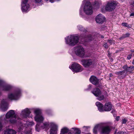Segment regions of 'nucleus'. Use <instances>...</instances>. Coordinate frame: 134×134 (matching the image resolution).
Segmentation results:
<instances>
[{
  "label": "nucleus",
  "instance_id": "nucleus-1",
  "mask_svg": "<svg viewBox=\"0 0 134 134\" xmlns=\"http://www.w3.org/2000/svg\"><path fill=\"white\" fill-rule=\"evenodd\" d=\"M49 126L51 127L49 132L50 134H57L58 130V126L57 125L53 123L45 122L42 125L41 124L37 123L36 127V130L39 131L38 128H41L42 129H45L46 130H48L49 128Z\"/></svg>",
  "mask_w": 134,
  "mask_h": 134
},
{
  "label": "nucleus",
  "instance_id": "nucleus-2",
  "mask_svg": "<svg viewBox=\"0 0 134 134\" xmlns=\"http://www.w3.org/2000/svg\"><path fill=\"white\" fill-rule=\"evenodd\" d=\"M14 111L10 110L6 114L5 121L7 123L14 124L16 122V116L15 114Z\"/></svg>",
  "mask_w": 134,
  "mask_h": 134
},
{
  "label": "nucleus",
  "instance_id": "nucleus-3",
  "mask_svg": "<svg viewBox=\"0 0 134 134\" xmlns=\"http://www.w3.org/2000/svg\"><path fill=\"white\" fill-rule=\"evenodd\" d=\"M65 39L66 44L70 46H73L78 43L79 39L78 36L71 35L66 37Z\"/></svg>",
  "mask_w": 134,
  "mask_h": 134
},
{
  "label": "nucleus",
  "instance_id": "nucleus-4",
  "mask_svg": "<svg viewBox=\"0 0 134 134\" xmlns=\"http://www.w3.org/2000/svg\"><path fill=\"white\" fill-rule=\"evenodd\" d=\"M74 48L75 54L77 56L82 58L85 57V51L82 47L78 46L75 47Z\"/></svg>",
  "mask_w": 134,
  "mask_h": 134
},
{
  "label": "nucleus",
  "instance_id": "nucleus-5",
  "mask_svg": "<svg viewBox=\"0 0 134 134\" xmlns=\"http://www.w3.org/2000/svg\"><path fill=\"white\" fill-rule=\"evenodd\" d=\"M118 2L115 1L107 2L105 9L107 11L111 12L114 10L118 4Z\"/></svg>",
  "mask_w": 134,
  "mask_h": 134
},
{
  "label": "nucleus",
  "instance_id": "nucleus-6",
  "mask_svg": "<svg viewBox=\"0 0 134 134\" xmlns=\"http://www.w3.org/2000/svg\"><path fill=\"white\" fill-rule=\"evenodd\" d=\"M34 112L35 114V120L37 122L40 123L43 121L44 118L41 115V111L39 109H36L34 110Z\"/></svg>",
  "mask_w": 134,
  "mask_h": 134
},
{
  "label": "nucleus",
  "instance_id": "nucleus-7",
  "mask_svg": "<svg viewBox=\"0 0 134 134\" xmlns=\"http://www.w3.org/2000/svg\"><path fill=\"white\" fill-rule=\"evenodd\" d=\"M69 68L73 72H80L83 70L82 66L76 63H74L72 64L71 66H69Z\"/></svg>",
  "mask_w": 134,
  "mask_h": 134
},
{
  "label": "nucleus",
  "instance_id": "nucleus-8",
  "mask_svg": "<svg viewBox=\"0 0 134 134\" xmlns=\"http://www.w3.org/2000/svg\"><path fill=\"white\" fill-rule=\"evenodd\" d=\"M12 86L10 85L6 84L3 80L0 79V90L8 91L11 90Z\"/></svg>",
  "mask_w": 134,
  "mask_h": 134
},
{
  "label": "nucleus",
  "instance_id": "nucleus-9",
  "mask_svg": "<svg viewBox=\"0 0 134 134\" xmlns=\"http://www.w3.org/2000/svg\"><path fill=\"white\" fill-rule=\"evenodd\" d=\"M84 11L87 15H91L92 13V7L90 2H88L86 3L84 7Z\"/></svg>",
  "mask_w": 134,
  "mask_h": 134
},
{
  "label": "nucleus",
  "instance_id": "nucleus-10",
  "mask_svg": "<svg viewBox=\"0 0 134 134\" xmlns=\"http://www.w3.org/2000/svg\"><path fill=\"white\" fill-rule=\"evenodd\" d=\"M21 91L20 90L15 92L9 93L8 95V98L11 100H18L20 95Z\"/></svg>",
  "mask_w": 134,
  "mask_h": 134
},
{
  "label": "nucleus",
  "instance_id": "nucleus-11",
  "mask_svg": "<svg viewBox=\"0 0 134 134\" xmlns=\"http://www.w3.org/2000/svg\"><path fill=\"white\" fill-rule=\"evenodd\" d=\"M82 64L85 68H88L93 63L92 60L90 59H83L81 60Z\"/></svg>",
  "mask_w": 134,
  "mask_h": 134
},
{
  "label": "nucleus",
  "instance_id": "nucleus-12",
  "mask_svg": "<svg viewBox=\"0 0 134 134\" xmlns=\"http://www.w3.org/2000/svg\"><path fill=\"white\" fill-rule=\"evenodd\" d=\"M28 0H22L21 3V9L23 12H26L29 10L30 6L27 3Z\"/></svg>",
  "mask_w": 134,
  "mask_h": 134
},
{
  "label": "nucleus",
  "instance_id": "nucleus-13",
  "mask_svg": "<svg viewBox=\"0 0 134 134\" xmlns=\"http://www.w3.org/2000/svg\"><path fill=\"white\" fill-rule=\"evenodd\" d=\"M90 81L93 84L98 85V86H99L100 82L99 80L96 77L93 76H91L90 79Z\"/></svg>",
  "mask_w": 134,
  "mask_h": 134
},
{
  "label": "nucleus",
  "instance_id": "nucleus-14",
  "mask_svg": "<svg viewBox=\"0 0 134 134\" xmlns=\"http://www.w3.org/2000/svg\"><path fill=\"white\" fill-rule=\"evenodd\" d=\"M105 18L102 14H99L96 17V20L97 23L102 24L105 20Z\"/></svg>",
  "mask_w": 134,
  "mask_h": 134
},
{
  "label": "nucleus",
  "instance_id": "nucleus-15",
  "mask_svg": "<svg viewBox=\"0 0 134 134\" xmlns=\"http://www.w3.org/2000/svg\"><path fill=\"white\" fill-rule=\"evenodd\" d=\"M8 103L5 100L3 99L1 102L0 108L3 111H6L8 109Z\"/></svg>",
  "mask_w": 134,
  "mask_h": 134
},
{
  "label": "nucleus",
  "instance_id": "nucleus-16",
  "mask_svg": "<svg viewBox=\"0 0 134 134\" xmlns=\"http://www.w3.org/2000/svg\"><path fill=\"white\" fill-rule=\"evenodd\" d=\"M111 130V129L110 126H107L102 127L101 132L102 133L108 134Z\"/></svg>",
  "mask_w": 134,
  "mask_h": 134
},
{
  "label": "nucleus",
  "instance_id": "nucleus-17",
  "mask_svg": "<svg viewBox=\"0 0 134 134\" xmlns=\"http://www.w3.org/2000/svg\"><path fill=\"white\" fill-rule=\"evenodd\" d=\"M113 107L110 102L106 103L104 105V111H109L113 108Z\"/></svg>",
  "mask_w": 134,
  "mask_h": 134
},
{
  "label": "nucleus",
  "instance_id": "nucleus-18",
  "mask_svg": "<svg viewBox=\"0 0 134 134\" xmlns=\"http://www.w3.org/2000/svg\"><path fill=\"white\" fill-rule=\"evenodd\" d=\"M115 74L118 75L119 77H120L121 78L123 79L127 75V72H126L125 70L122 71L116 72Z\"/></svg>",
  "mask_w": 134,
  "mask_h": 134
},
{
  "label": "nucleus",
  "instance_id": "nucleus-19",
  "mask_svg": "<svg viewBox=\"0 0 134 134\" xmlns=\"http://www.w3.org/2000/svg\"><path fill=\"white\" fill-rule=\"evenodd\" d=\"M31 112L28 108H26L22 111L21 114L23 117L24 118H26L29 117V114Z\"/></svg>",
  "mask_w": 134,
  "mask_h": 134
},
{
  "label": "nucleus",
  "instance_id": "nucleus-20",
  "mask_svg": "<svg viewBox=\"0 0 134 134\" xmlns=\"http://www.w3.org/2000/svg\"><path fill=\"white\" fill-rule=\"evenodd\" d=\"M92 93L96 96L97 97L101 95V92L99 89L98 88H95L92 91Z\"/></svg>",
  "mask_w": 134,
  "mask_h": 134
},
{
  "label": "nucleus",
  "instance_id": "nucleus-21",
  "mask_svg": "<svg viewBox=\"0 0 134 134\" xmlns=\"http://www.w3.org/2000/svg\"><path fill=\"white\" fill-rule=\"evenodd\" d=\"M96 106L98 107V109L100 112L104 111V107L102 103L99 102H97L96 103Z\"/></svg>",
  "mask_w": 134,
  "mask_h": 134
},
{
  "label": "nucleus",
  "instance_id": "nucleus-22",
  "mask_svg": "<svg viewBox=\"0 0 134 134\" xmlns=\"http://www.w3.org/2000/svg\"><path fill=\"white\" fill-rule=\"evenodd\" d=\"M122 68L125 71H126V72H129L130 73H131L134 70V66H130L128 67L127 65L124 66L122 67Z\"/></svg>",
  "mask_w": 134,
  "mask_h": 134
},
{
  "label": "nucleus",
  "instance_id": "nucleus-23",
  "mask_svg": "<svg viewBox=\"0 0 134 134\" xmlns=\"http://www.w3.org/2000/svg\"><path fill=\"white\" fill-rule=\"evenodd\" d=\"M16 133V131L12 129H6L4 131V134H15Z\"/></svg>",
  "mask_w": 134,
  "mask_h": 134
},
{
  "label": "nucleus",
  "instance_id": "nucleus-24",
  "mask_svg": "<svg viewBox=\"0 0 134 134\" xmlns=\"http://www.w3.org/2000/svg\"><path fill=\"white\" fill-rule=\"evenodd\" d=\"M83 38L84 39L85 41L86 42L91 41L93 39L92 36L90 35L84 37Z\"/></svg>",
  "mask_w": 134,
  "mask_h": 134
},
{
  "label": "nucleus",
  "instance_id": "nucleus-25",
  "mask_svg": "<svg viewBox=\"0 0 134 134\" xmlns=\"http://www.w3.org/2000/svg\"><path fill=\"white\" fill-rule=\"evenodd\" d=\"M69 131V129L66 127H64L63 128L61 131V132H62L64 133H68Z\"/></svg>",
  "mask_w": 134,
  "mask_h": 134
},
{
  "label": "nucleus",
  "instance_id": "nucleus-26",
  "mask_svg": "<svg viewBox=\"0 0 134 134\" xmlns=\"http://www.w3.org/2000/svg\"><path fill=\"white\" fill-rule=\"evenodd\" d=\"M77 27L78 30L81 31L86 32V31L85 29L81 25H79L77 26Z\"/></svg>",
  "mask_w": 134,
  "mask_h": 134
},
{
  "label": "nucleus",
  "instance_id": "nucleus-27",
  "mask_svg": "<svg viewBox=\"0 0 134 134\" xmlns=\"http://www.w3.org/2000/svg\"><path fill=\"white\" fill-rule=\"evenodd\" d=\"M72 129H74L75 131V134H80L81 133V131L79 129L76 128H72Z\"/></svg>",
  "mask_w": 134,
  "mask_h": 134
},
{
  "label": "nucleus",
  "instance_id": "nucleus-28",
  "mask_svg": "<svg viewBox=\"0 0 134 134\" xmlns=\"http://www.w3.org/2000/svg\"><path fill=\"white\" fill-rule=\"evenodd\" d=\"M99 126V125H97L95 126L93 130V132L95 134L97 133V130Z\"/></svg>",
  "mask_w": 134,
  "mask_h": 134
},
{
  "label": "nucleus",
  "instance_id": "nucleus-29",
  "mask_svg": "<svg viewBox=\"0 0 134 134\" xmlns=\"http://www.w3.org/2000/svg\"><path fill=\"white\" fill-rule=\"evenodd\" d=\"M94 7L96 8H98L99 6V3L98 1H95L93 5Z\"/></svg>",
  "mask_w": 134,
  "mask_h": 134
},
{
  "label": "nucleus",
  "instance_id": "nucleus-30",
  "mask_svg": "<svg viewBox=\"0 0 134 134\" xmlns=\"http://www.w3.org/2000/svg\"><path fill=\"white\" fill-rule=\"evenodd\" d=\"M99 96L100 95H99V96L97 97H98L97 98V99L98 100H99V101H100V100H103V99H104V95H103L101 96Z\"/></svg>",
  "mask_w": 134,
  "mask_h": 134
},
{
  "label": "nucleus",
  "instance_id": "nucleus-31",
  "mask_svg": "<svg viewBox=\"0 0 134 134\" xmlns=\"http://www.w3.org/2000/svg\"><path fill=\"white\" fill-rule=\"evenodd\" d=\"M121 25L122 26H125L126 27H129L130 25H127V23H122Z\"/></svg>",
  "mask_w": 134,
  "mask_h": 134
},
{
  "label": "nucleus",
  "instance_id": "nucleus-32",
  "mask_svg": "<svg viewBox=\"0 0 134 134\" xmlns=\"http://www.w3.org/2000/svg\"><path fill=\"white\" fill-rule=\"evenodd\" d=\"M108 41L109 42V44H112L113 43H114V41L112 40H108Z\"/></svg>",
  "mask_w": 134,
  "mask_h": 134
},
{
  "label": "nucleus",
  "instance_id": "nucleus-33",
  "mask_svg": "<svg viewBox=\"0 0 134 134\" xmlns=\"http://www.w3.org/2000/svg\"><path fill=\"white\" fill-rule=\"evenodd\" d=\"M125 38L129 37V36L130 35V34L129 33H127L125 34H124Z\"/></svg>",
  "mask_w": 134,
  "mask_h": 134
},
{
  "label": "nucleus",
  "instance_id": "nucleus-34",
  "mask_svg": "<svg viewBox=\"0 0 134 134\" xmlns=\"http://www.w3.org/2000/svg\"><path fill=\"white\" fill-rule=\"evenodd\" d=\"M3 126L2 124V121H0V131H1L2 129Z\"/></svg>",
  "mask_w": 134,
  "mask_h": 134
},
{
  "label": "nucleus",
  "instance_id": "nucleus-35",
  "mask_svg": "<svg viewBox=\"0 0 134 134\" xmlns=\"http://www.w3.org/2000/svg\"><path fill=\"white\" fill-rule=\"evenodd\" d=\"M91 85H89L88 87V88L87 89H86V90H91Z\"/></svg>",
  "mask_w": 134,
  "mask_h": 134
},
{
  "label": "nucleus",
  "instance_id": "nucleus-36",
  "mask_svg": "<svg viewBox=\"0 0 134 134\" xmlns=\"http://www.w3.org/2000/svg\"><path fill=\"white\" fill-rule=\"evenodd\" d=\"M90 127L88 126H84L83 127V128L85 129V130H86L88 128H89Z\"/></svg>",
  "mask_w": 134,
  "mask_h": 134
},
{
  "label": "nucleus",
  "instance_id": "nucleus-37",
  "mask_svg": "<svg viewBox=\"0 0 134 134\" xmlns=\"http://www.w3.org/2000/svg\"><path fill=\"white\" fill-rule=\"evenodd\" d=\"M125 38V36L123 34L122 35V36L121 37H120L119 38V39L120 40H122L123 39Z\"/></svg>",
  "mask_w": 134,
  "mask_h": 134
},
{
  "label": "nucleus",
  "instance_id": "nucleus-38",
  "mask_svg": "<svg viewBox=\"0 0 134 134\" xmlns=\"http://www.w3.org/2000/svg\"><path fill=\"white\" fill-rule=\"evenodd\" d=\"M131 56H132V55L131 54H130V55H128L127 56V59L128 60H130V59H131Z\"/></svg>",
  "mask_w": 134,
  "mask_h": 134
},
{
  "label": "nucleus",
  "instance_id": "nucleus-39",
  "mask_svg": "<svg viewBox=\"0 0 134 134\" xmlns=\"http://www.w3.org/2000/svg\"><path fill=\"white\" fill-rule=\"evenodd\" d=\"M103 46L105 48H108V44L106 43H104V44L103 45Z\"/></svg>",
  "mask_w": 134,
  "mask_h": 134
},
{
  "label": "nucleus",
  "instance_id": "nucleus-40",
  "mask_svg": "<svg viewBox=\"0 0 134 134\" xmlns=\"http://www.w3.org/2000/svg\"><path fill=\"white\" fill-rule=\"evenodd\" d=\"M42 0H35V2L36 3H39Z\"/></svg>",
  "mask_w": 134,
  "mask_h": 134
},
{
  "label": "nucleus",
  "instance_id": "nucleus-41",
  "mask_svg": "<svg viewBox=\"0 0 134 134\" xmlns=\"http://www.w3.org/2000/svg\"><path fill=\"white\" fill-rule=\"evenodd\" d=\"M124 132L123 131H119L117 133V134H124Z\"/></svg>",
  "mask_w": 134,
  "mask_h": 134
},
{
  "label": "nucleus",
  "instance_id": "nucleus-42",
  "mask_svg": "<svg viewBox=\"0 0 134 134\" xmlns=\"http://www.w3.org/2000/svg\"><path fill=\"white\" fill-rule=\"evenodd\" d=\"M126 120L125 119H124L122 120V124H125L126 123Z\"/></svg>",
  "mask_w": 134,
  "mask_h": 134
},
{
  "label": "nucleus",
  "instance_id": "nucleus-43",
  "mask_svg": "<svg viewBox=\"0 0 134 134\" xmlns=\"http://www.w3.org/2000/svg\"><path fill=\"white\" fill-rule=\"evenodd\" d=\"M113 108H114V107H113V108L111 109V110H112L111 111V112L112 113H114L115 112V110H114V109Z\"/></svg>",
  "mask_w": 134,
  "mask_h": 134
},
{
  "label": "nucleus",
  "instance_id": "nucleus-44",
  "mask_svg": "<svg viewBox=\"0 0 134 134\" xmlns=\"http://www.w3.org/2000/svg\"><path fill=\"white\" fill-rule=\"evenodd\" d=\"M26 134H32L31 131H29L26 133Z\"/></svg>",
  "mask_w": 134,
  "mask_h": 134
},
{
  "label": "nucleus",
  "instance_id": "nucleus-45",
  "mask_svg": "<svg viewBox=\"0 0 134 134\" xmlns=\"http://www.w3.org/2000/svg\"><path fill=\"white\" fill-rule=\"evenodd\" d=\"M22 129H23L21 128H20L18 129V131L19 132L21 131L22 130Z\"/></svg>",
  "mask_w": 134,
  "mask_h": 134
},
{
  "label": "nucleus",
  "instance_id": "nucleus-46",
  "mask_svg": "<svg viewBox=\"0 0 134 134\" xmlns=\"http://www.w3.org/2000/svg\"><path fill=\"white\" fill-rule=\"evenodd\" d=\"M120 118L119 116H118L116 117V120L117 121H118L119 120V119Z\"/></svg>",
  "mask_w": 134,
  "mask_h": 134
},
{
  "label": "nucleus",
  "instance_id": "nucleus-47",
  "mask_svg": "<svg viewBox=\"0 0 134 134\" xmlns=\"http://www.w3.org/2000/svg\"><path fill=\"white\" fill-rule=\"evenodd\" d=\"M130 16H134V13L131 14L130 15Z\"/></svg>",
  "mask_w": 134,
  "mask_h": 134
},
{
  "label": "nucleus",
  "instance_id": "nucleus-48",
  "mask_svg": "<svg viewBox=\"0 0 134 134\" xmlns=\"http://www.w3.org/2000/svg\"><path fill=\"white\" fill-rule=\"evenodd\" d=\"M113 76V74H110V77H112Z\"/></svg>",
  "mask_w": 134,
  "mask_h": 134
},
{
  "label": "nucleus",
  "instance_id": "nucleus-49",
  "mask_svg": "<svg viewBox=\"0 0 134 134\" xmlns=\"http://www.w3.org/2000/svg\"><path fill=\"white\" fill-rule=\"evenodd\" d=\"M132 64L133 65H134V59L133 60V62H132Z\"/></svg>",
  "mask_w": 134,
  "mask_h": 134
},
{
  "label": "nucleus",
  "instance_id": "nucleus-50",
  "mask_svg": "<svg viewBox=\"0 0 134 134\" xmlns=\"http://www.w3.org/2000/svg\"><path fill=\"white\" fill-rule=\"evenodd\" d=\"M101 38H104V37L103 36H102V35L101 36Z\"/></svg>",
  "mask_w": 134,
  "mask_h": 134
},
{
  "label": "nucleus",
  "instance_id": "nucleus-51",
  "mask_svg": "<svg viewBox=\"0 0 134 134\" xmlns=\"http://www.w3.org/2000/svg\"><path fill=\"white\" fill-rule=\"evenodd\" d=\"M68 134H72V133L71 132H69Z\"/></svg>",
  "mask_w": 134,
  "mask_h": 134
},
{
  "label": "nucleus",
  "instance_id": "nucleus-52",
  "mask_svg": "<svg viewBox=\"0 0 134 134\" xmlns=\"http://www.w3.org/2000/svg\"><path fill=\"white\" fill-rule=\"evenodd\" d=\"M132 5L133 6H134V3H133L132 4Z\"/></svg>",
  "mask_w": 134,
  "mask_h": 134
},
{
  "label": "nucleus",
  "instance_id": "nucleus-53",
  "mask_svg": "<svg viewBox=\"0 0 134 134\" xmlns=\"http://www.w3.org/2000/svg\"><path fill=\"white\" fill-rule=\"evenodd\" d=\"M133 53L134 52V51H131Z\"/></svg>",
  "mask_w": 134,
  "mask_h": 134
},
{
  "label": "nucleus",
  "instance_id": "nucleus-54",
  "mask_svg": "<svg viewBox=\"0 0 134 134\" xmlns=\"http://www.w3.org/2000/svg\"><path fill=\"white\" fill-rule=\"evenodd\" d=\"M60 134H65V133H62V132H61L60 133Z\"/></svg>",
  "mask_w": 134,
  "mask_h": 134
},
{
  "label": "nucleus",
  "instance_id": "nucleus-55",
  "mask_svg": "<svg viewBox=\"0 0 134 134\" xmlns=\"http://www.w3.org/2000/svg\"><path fill=\"white\" fill-rule=\"evenodd\" d=\"M1 94V92H0V95Z\"/></svg>",
  "mask_w": 134,
  "mask_h": 134
},
{
  "label": "nucleus",
  "instance_id": "nucleus-56",
  "mask_svg": "<svg viewBox=\"0 0 134 134\" xmlns=\"http://www.w3.org/2000/svg\"><path fill=\"white\" fill-rule=\"evenodd\" d=\"M33 125H34V123H33Z\"/></svg>",
  "mask_w": 134,
  "mask_h": 134
},
{
  "label": "nucleus",
  "instance_id": "nucleus-57",
  "mask_svg": "<svg viewBox=\"0 0 134 134\" xmlns=\"http://www.w3.org/2000/svg\"><path fill=\"white\" fill-rule=\"evenodd\" d=\"M116 133V132H115V133Z\"/></svg>",
  "mask_w": 134,
  "mask_h": 134
},
{
  "label": "nucleus",
  "instance_id": "nucleus-58",
  "mask_svg": "<svg viewBox=\"0 0 134 134\" xmlns=\"http://www.w3.org/2000/svg\"><path fill=\"white\" fill-rule=\"evenodd\" d=\"M133 56H134V54H133Z\"/></svg>",
  "mask_w": 134,
  "mask_h": 134
}]
</instances>
